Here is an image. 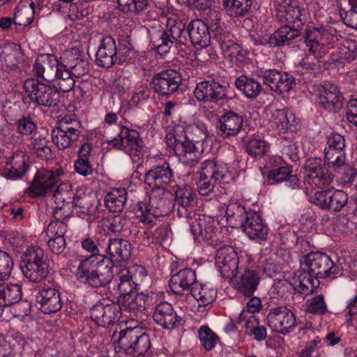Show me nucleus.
<instances>
[{"label":"nucleus","mask_w":357,"mask_h":357,"mask_svg":"<svg viewBox=\"0 0 357 357\" xmlns=\"http://www.w3.org/2000/svg\"><path fill=\"white\" fill-rule=\"evenodd\" d=\"M20 266L23 275L32 282H40L50 273L47 255L39 247L28 248L21 256Z\"/></svg>","instance_id":"nucleus-1"},{"label":"nucleus","mask_w":357,"mask_h":357,"mask_svg":"<svg viewBox=\"0 0 357 357\" xmlns=\"http://www.w3.org/2000/svg\"><path fill=\"white\" fill-rule=\"evenodd\" d=\"M91 259L81 261L76 273L77 278L92 288L105 287L113 280V266L102 261L94 263Z\"/></svg>","instance_id":"nucleus-2"},{"label":"nucleus","mask_w":357,"mask_h":357,"mask_svg":"<svg viewBox=\"0 0 357 357\" xmlns=\"http://www.w3.org/2000/svg\"><path fill=\"white\" fill-rule=\"evenodd\" d=\"M181 126H176L166 135V143L168 146L173 148L178 160L186 166L195 167L202 157L203 149L190 141L185 140V137L181 135Z\"/></svg>","instance_id":"nucleus-3"},{"label":"nucleus","mask_w":357,"mask_h":357,"mask_svg":"<svg viewBox=\"0 0 357 357\" xmlns=\"http://www.w3.org/2000/svg\"><path fill=\"white\" fill-rule=\"evenodd\" d=\"M24 89L30 100L37 105L56 107L60 102L61 96L57 89L37 79H26Z\"/></svg>","instance_id":"nucleus-4"},{"label":"nucleus","mask_w":357,"mask_h":357,"mask_svg":"<svg viewBox=\"0 0 357 357\" xmlns=\"http://www.w3.org/2000/svg\"><path fill=\"white\" fill-rule=\"evenodd\" d=\"M301 261L304 268L317 278L334 279L340 272V266L324 252H311L305 255Z\"/></svg>","instance_id":"nucleus-5"},{"label":"nucleus","mask_w":357,"mask_h":357,"mask_svg":"<svg viewBox=\"0 0 357 357\" xmlns=\"http://www.w3.org/2000/svg\"><path fill=\"white\" fill-rule=\"evenodd\" d=\"M117 135L112 139L108 140L109 144L119 148L131 157L139 156L144 151V144L139 133L133 129L118 125Z\"/></svg>","instance_id":"nucleus-6"},{"label":"nucleus","mask_w":357,"mask_h":357,"mask_svg":"<svg viewBox=\"0 0 357 357\" xmlns=\"http://www.w3.org/2000/svg\"><path fill=\"white\" fill-rule=\"evenodd\" d=\"M59 182L58 175L52 171L42 169L37 172L26 194L32 198L46 197L54 192Z\"/></svg>","instance_id":"nucleus-7"},{"label":"nucleus","mask_w":357,"mask_h":357,"mask_svg":"<svg viewBox=\"0 0 357 357\" xmlns=\"http://www.w3.org/2000/svg\"><path fill=\"white\" fill-rule=\"evenodd\" d=\"M228 86V84L220 83L213 79L202 81L197 84L194 94L199 102L216 103L229 98Z\"/></svg>","instance_id":"nucleus-8"},{"label":"nucleus","mask_w":357,"mask_h":357,"mask_svg":"<svg viewBox=\"0 0 357 357\" xmlns=\"http://www.w3.org/2000/svg\"><path fill=\"white\" fill-rule=\"evenodd\" d=\"M121 312L120 307L116 303L106 300L95 304L90 310V317L98 326L107 327L119 322Z\"/></svg>","instance_id":"nucleus-9"},{"label":"nucleus","mask_w":357,"mask_h":357,"mask_svg":"<svg viewBox=\"0 0 357 357\" xmlns=\"http://www.w3.org/2000/svg\"><path fill=\"white\" fill-rule=\"evenodd\" d=\"M313 202L324 210L339 212L347 204L348 195L343 190L328 188L317 192Z\"/></svg>","instance_id":"nucleus-10"},{"label":"nucleus","mask_w":357,"mask_h":357,"mask_svg":"<svg viewBox=\"0 0 357 357\" xmlns=\"http://www.w3.org/2000/svg\"><path fill=\"white\" fill-rule=\"evenodd\" d=\"M306 11L294 0H284L275 8V17L281 23L301 27L306 21Z\"/></svg>","instance_id":"nucleus-11"},{"label":"nucleus","mask_w":357,"mask_h":357,"mask_svg":"<svg viewBox=\"0 0 357 357\" xmlns=\"http://www.w3.org/2000/svg\"><path fill=\"white\" fill-rule=\"evenodd\" d=\"M266 320L272 331L283 335L289 333L296 324L294 314L285 306L271 309Z\"/></svg>","instance_id":"nucleus-12"},{"label":"nucleus","mask_w":357,"mask_h":357,"mask_svg":"<svg viewBox=\"0 0 357 357\" xmlns=\"http://www.w3.org/2000/svg\"><path fill=\"white\" fill-rule=\"evenodd\" d=\"M181 80L178 72L169 69L155 75L152 78L151 84L155 92L169 96L178 89Z\"/></svg>","instance_id":"nucleus-13"},{"label":"nucleus","mask_w":357,"mask_h":357,"mask_svg":"<svg viewBox=\"0 0 357 357\" xmlns=\"http://www.w3.org/2000/svg\"><path fill=\"white\" fill-rule=\"evenodd\" d=\"M238 257L233 248L224 246L217 250L215 266L223 278L232 280L237 274Z\"/></svg>","instance_id":"nucleus-14"},{"label":"nucleus","mask_w":357,"mask_h":357,"mask_svg":"<svg viewBox=\"0 0 357 357\" xmlns=\"http://www.w3.org/2000/svg\"><path fill=\"white\" fill-rule=\"evenodd\" d=\"M320 158H309L305 164L306 174L316 185H327L332 183L334 176Z\"/></svg>","instance_id":"nucleus-15"},{"label":"nucleus","mask_w":357,"mask_h":357,"mask_svg":"<svg viewBox=\"0 0 357 357\" xmlns=\"http://www.w3.org/2000/svg\"><path fill=\"white\" fill-rule=\"evenodd\" d=\"M154 321L164 329L172 330L181 325V317L167 302H160L155 305L153 313Z\"/></svg>","instance_id":"nucleus-16"},{"label":"nucleus","mask_w":357,"mask_h":357,"mask_svg":"<svg viewBox=\"0 0 357 357\" xmlns=\"http://www.w3.org/2000/svg\"><path fill=\"white\" fill-rule=\"evenodd\" d=\"M60 61L54 54H40L37 56L33 67V72L38 77L47 82L56 79Z\"/></svg>","instance_id":"nucleus-17"},{"label":"nucleus","mask_w":357,"mask_h":357,"mask_svg":"<svg viewBox=\"0 0 357 357\" xmlns=\"http://www.w3.org/2000/svg\"><path fill=\"white\" fill-rule=\"evenodd\" d=\"M36 306L45 314L58 312L62 307L59 291L54 288H43L36 295Z\"/></svg>","instance_id":"nucleus-18"},{"label":"nucleus","mask_w":357,"mask_h":357,"mask_svg":"<svg viewBox=\"0 0 357 357\" xmlns=\"http://www.w3.org/2000/svg\"><path fill=\"white\" fill-rule=\"evenodd\" d=\"M22 60V50L20 45L8 43L0 45V68L10 73L19 69Z\"/></svg>","instance_id":"nucleus-19"},{"label":"nucleus","mask_w":357,"mask_h":357,"mask_svg":"<svg viewBox=\"0 0 357 357\" xmlns=\"http://www.w3.org/2000/svg\"><path fill=\"white\" fill-rule=\"evenodd\" d=\"M261 78L264 84L278 94L289 91L294 82L291 75L276 70L265 71Z\"/></svg>","instance_id":"nucleus-20"},{"label":"nucleus","mask_w":357,"mask_h":357,"mask_svg":"<svg viewBox=\"0 0 357 357\" xmlns=\"http://www.w3.org/2000/svg\"><path fill=\"white\" fill-rule=\"evenodd\" d=\"M241 227L250 239L263 241L267 240L268 227L263 222L261 217L257 212L249 211Z\"/></svg>","instance_id":"nucleus-21"},{"label":"nucleus","mask_w":357,"mask_h":357,"mask_svg":"<svg viewBox=\"0 0 357 357\" xmlns=\"http://www.w3.org/2000/svg\"><path fill=\"white\" fill-rule=\"evenodd\" d=\"M197 281L195 271L192 268H185L172 275L169 286L173 293L183 295L185 291H191Z\"/></svg>","instance_id":"nucleus-22"},{"label":"nucleus","mask_w":357,"mask_h":357,"mask_svg":"<svg viewBox=\"0 0 357 357\" xmlns=\"http://www.w3.org/2000/svg\"><path fill=\"white\" fill-rule=\"evenodd\" d=\"M116 44L110 36L104 37L96 54V64L102 68H111L118 63L116 57Z\"/></svg>","instance_id":"nucleus-23"},{"label":"nucleus","mask_w":357,"mask_h":357,"mask_svg":"<svg viewBox=\"0 0 357 357\" xmlns=\"http://www.w3.org/2000/svg\"><path fill=\"white\" fill-rule=\"evenodd\" d=\"M151 215L160 217L168 215L172 209V195L165 189H155L150 196Z\"/></svg>","instance_id":"nucleus-24"},{"label":"nucleus","mask_w":357,"mask_h":357,"mask_svg":"<svg viewBox=\"0 0 357 357\" xmlns=\"http://www.w3.org/2000/svg\"><path fill=\"white\" fill-rule=\"evenodd\" d=\"M231 282L234 289L246 297H252L260 282V277L254 270L245 269L239 276H236Z\"/></svg>","instance_id":"nucleus-25"},{"label":"nucleus","mask_w":357,"mask_h":357,"mask_svg":"<svg viewBox=\"0 0 357 357\" xmlns=\"http://www.w3.org/2000/svg\"><path fill=\"white\" fill-rule=\"evenodd\" d=\"M173 177V172L169 163L164 162L149 170L144 176V182L151 188L164 189L169 184Z\"/></svg>","instance_id":"nucleus-26"},{"label":"nucleus","mask_w":357,"mask_h":357,"mask_svg":"<svg viewBox=\"0 0 357 357\" xmlns=\"http://www.w3.org/2000/svg\"><path fill=\"white\" fill-rule=\"evenodd\" d=\"M174 200L178 205L177 214L180 218H190L189 210L194 206L196 194L192 188L187 185L179 186L174 192Z\"/></svg>","instance_id":"nucleus-27"},{"label":"nucleus","mask_w":357,"mask_h":357,"mask_svg":"<svg viewBox=\"0 0 357 357\" xmlns=\"http://www.w3.org/2000/svg\"><path fill=\"white\" fill-rule=\"evenodd\" d=\"M215 221L210 216L203 215L195 222L190 224V231L194 236L195 241L201 240L209 243L213 241L215 236Z\"/></svg>","instance_id":"nucleus-28"},{"label":"nucleus","mask_w":357,"mask_h":357,"mask_svg":"<svg viewBox=\"0 0 357 357\" xmlns=\"http://www.w3.org/2000/svg\"><path fill=\"white\" fill-rule=\"evenodd\" d=\"M331 34L324 29H318L312 28L306 31L305 40L309 52L318 57H323L325 54L324 45L329 40Z\"/></svg>","instance_id":"nucleus-29"},{"label":"nucleus","mask_w":357,"mask_h":357,"mask_svg":"<svg viewBox=\"0 0 357 357\" xmlns=\"http://www.w3.org/2000/svg\"><path fill=\"white\" fill-rule=\"evenodd\" d=\"M343 99L338 87L334 84H326L319 89V104L325 109L332 111L342 107Z\"/></svg>","instance_id":"nucleus-30"},{"label":"nucleus","mask_w":357,"mask_h":357,"mask_svg":"<svg viewBox=\"0 0 357 357\" xmlns=\"http://www.w3.org/2000/svg\"><path fill=\"white\" fill-rule=\"evenodd\" d=\"M188 34L195 47H206L211 43L208 27L200 20H192L188 24Z\"/></svg>","instance_id":"nucleus-31"},{"label":"nucleus","mask_w":357,"mask_h":357,"mask_svg":"<svg viewBox=\"0 0 357 357\" xmlns=\"http://www.w3.org/2000/svg\"><path fill=\"white\" fill-rule=\"evenodd\" d=\"M243 123L242 116L231 111L227 112L218 120L217 126L218 133L226 137L235 136L241 130Z\"/></svg>","instance_id":"nucleus-32"},{"label":"nucleus","mask_w":357,"mask_h":357,"mask_svg":"<svg viewBox=\"0 0 357 357\" xmlns=\"http://www.w3.org/2000/svg\"><path fill=\"white\" fill-rule=\"evenodd\" d=\"M148 301V295L135 292L128 294V295L119 296L117 305L120 307L121 312L124 310L128 312L137 313L146 309Z\"/></svg>","instance_id":"nucleus-33"},{"label":"nucleus","mask_w":357,"mask_h":357,"mask_svg":"<svg viewBox=\"0 0 357 357\" xmlns=\"http://www.w3.org/2000/svg\"><path fill=\"white\" fill-rule=\"evenodd\" d=\"M105 252L112 260L125 261L131 256V244L123 238L109 239L107 243Z\"/></svg>","instance_id":"nucleus-34"},{"label":"nucleus","mask_w":357,"mask_h":357,"mask_svg":"<svg viewBox=\"0 0 357 357\" xmlns=\"http://www.w3.org/2000/svg\"><path fill=\"white\" fill-rule=\"evenodd\" d=\"M298 28L287 24L282 26L269 37L267 43L271 47L290 45L294 39L301 36Z\"/></svg>","instance_id":"nucleus-35"},{"label":"nucleus","mask_w":357,"mask_h":357,"mask_svg":"<svg viewBox=\"0 0 357 357\" xmlns=\"http://www.w3.org/2000/svg\"><path fill=\"white\" fill-rule=\"evenodd\" d=\"M28 167L26 156L23 154L17 155L6 163L1 174L7 179H17L22 177Z\"/></svg>","instance_id":"nucleus-36"},{"label":"nucleus","mask_w":357,"mask_h":357,"mask_svg":"<svg viewBox=\"0 0 357 357\" xmlns=\"http://www.w3.org/2000/svg\"><path fill=\"white\" fill-rule=\"evenodd\" d=\"M68 188L65 184L56 185L54 192L51 195L54 197V212L61 211V214L68 212L70 214L69 210L75 196L73 191Z\"/></svg>","instance_id":"nucleus-37"},{"label":"nucleus","mask_w":357,"mask_h":357,"mask_svg":"<svg viewBox=\"0 0 357 357\" xmlns=\"http://www.w3.org/2000/svg\"><path fill=\"white\" fill-rule=\"evenodd\" d=\"M35 14V4L31 0H21L15 8L13 23L27 26L32 22Z\"/></svg>","instance_id":"nucleus-38"},{"label":"nucleus","mask_w":357,"mask_h":357,"mask_svg":"<svg viewBox=\"0 0 357 357\" xmlns=\"http://www.w3.org/2000/svg\"><path fill=\"white\" fill-rule=\"evenodd\" d=\"M127 200L125 188H113L105 197V206L112 213H119L123 209Z\"/></svg>","instance_id":"nucleus-39"},{"label":"nucleus","mask_w":357,"mask_h":357,"mask_svg":"<svg viewBox=\"0 0 357 357\" xmlns=\"http://www.w3.org/2000/svg\"><path fill=\"white\" fill-rule=\"evenodd\" d=\"M151 0H117L118 9L128 16H139L151 7Z\"/></svg>","instance_id":"nucleus-40"},{"label":"nucleus","mask_w":357,"mask_h":357,"mask_svg":"<svg viewBox=\"0 0 357 357\" xmlns=\"http://www.w3.org/2000/svg\"><path fill=\"white\" fill-rule=\"evenodd\" d=\"M298 280V287L296 289L300 294L309 295L313 293L319 285V278L305 268L298 271L296 273Z\"/></svg>","instance_id":"nucleus-41"},{"label":"nucleus","mask_w":357,"mask_h":357,"mask_svg":"<svg viewBox=\"0 0 357 357\" xmlns=\"http://www.w3.org/2000/svg\"><path fill=\"white\" fill-rule=\"evenodd\" d=\"M252 0H222V6L232 18L245 16L251 8Z\"/></svg>","instance_id":"nucleus-42"},{"label":"nucleus","mask_w":357,"mask_h":357,"mask_svg":"<svg viewBox=\"0 0 357 357\" xmlns=\"http://www.w3.org/2000/svg\"><path fill=\"white\" fill-rule=\"evenodd\" d=\"M167 29L165 32H168V36L172 40H175L176 45H185L188 39L185 30V24L181 20L176 18H169L166 24Z\"/></svg>","instance_id":"nucleus-43"},{"label":"nucleus","mask_w":357,"mask_h":357,"mask_svg":"<svg viewBox=\"0 0 357 357\" xmlns=\"http://www.w3.org/2000/svg\"><path fill=\"white\" fill-rule=\"evenodd\" d=\"M22 298L21 287L16 284H0V307L13 305Z\"/></svg>","instance_id":"nucleus-44"},{"label":"nucleus","mask_w":357,"mask_h":357,"mask_svg":"<svg viewBox=\"0 0 357 357\" xmlns=\"http://www.w3.org/2000/svg\"><path fill=\"white\" fill-rule=\"evenodd\" d=\"M167 33L164 30H158L151 34V48L161 56L167 54L173 44H175V40H172Z\"/></svg>","instance_id":"nucleus-45"},{"label":"nucleus","mask_w":357,"mask_h":357,"mask_svg":"<svg viewBox=\"0 0 357 357\" xmlns=\"http://www.w3.org/2000/svg\"><path fill=\"white\" fill-rule=\"evenodd\" d=\"M268 178L269 180H273L275 183L284 182L286 187L292 189H295L298 186L297 176L291 174V172L287 167H280L271 170L268 172Z\"/></svg>","instance_id":"nucleus-46"},{"label":"nucleus","mask_w":357,"mask_h":357,"mask_svg":"<svg viewBox=\"0 0 357 357\" xmlns=\"http://www.w3.org/2000/svg\"><path fill=\"white\" fill-rule=\"evenodd\" d=\"M235 86L248 98H256L261 91L259 82L245 75L240 76L236 79Z\"/></svg>","instance_id":"nucleus-47"},{"label":"nucleus","mask_w":357,"mask_h":357,"mask_svg":"<svg viewBox=\"0 0 357 357\" xmlns=\"http://www.w3.org/2000/svg\"><path fill=\"white\" fill-rule=\"evenodd\" d=\"M49 140L46 137L40 135L31 142L29 149L37 158L49 160L54 158V153L49 146Z\"/></svg>","instance_id":"nucleus-48"},{"label":"nucleus","mask_w":357,"mask_h":357,"mask_svg":"<svg viewBox=\"0 0 357 357\" xmlns=\"http://www.w3.org/2000/svg\"><path fill=\"white\" fill-rule=\"evenodd\" d=\"M249 212L236 202L229 204L226 208L227 221L233 228L241 227Z\"/></svg>","instance_id":"nucleus-49"},{"label":"nucleus","mask_w":357,"mask_h":357,"mask_svg":"<svg viewBox=\"0 0 357 357\" xmlns=\"http://www.w3.org/2000/svg\"><path fill=\"white\" fill-rule=\"evenodd\" d=\"M191 295L199 303V306H206L211 303L216 298V291L208 289L204 284L197 281L190 291Z\"/></svg>","instance_id":"nucleus-50"},{"label":"nucleus","mask_w":357,"mask_h":357,"mask_svg":"<svg viewBox=\"0 0 357 357\" xmlns=\"http://www.w3.org/2000/svg\"><path fill=\"white\" fill-rule=\"evenodd\" d=\"M54 221H52L47 226V234L52 235L50 238H65L67 231V225L63 220L69 217L68 212L61 214V211L54 212Z\"/></svg>","instance_id":"nucleus-51"},{"label":"nucleus","mask_w":357,"mask_h":357,"mask_svg":"<svg viewBox=\"0 0 357 357\" xmlns=\"http://www.w3.org/2000/svg\"><path fill=\"white\" fill-rule=\"evenodd\" d=\"M135 332L136 330L134 328H129L120 332L118 342L115 345L116 352L121 354L130 355L132 351L131 347L135 339Z\"/></svg>","instance_id":"nucleus-52"},{"label":"nucleus","mask_w":357,"mask_h":357,"mask_svg":"<svg viewBox=\"0 0 357 357\" xmlns=\"http://www.w3.org/2000/svg\"><path fill=\"white\" fill-rule=\"evenodd\" d=\"M79 137L65 132L61 128L56 126L52 130V140L59 149L70 147Z\"/></svg>","instance_id":"nucleus-53"},{"label":"nucleus","mask_w":357,"mask_h":357,"mask_svg":"<svg viewBox=\"0 0 357 357\" xmlns=\"http://www.w3.org/2000/svg\"><path fill=\"white\" fill-rule=\"evenodd\" d=\"M79 137L65 132L61 128L56 126L52 130V140L59 149L70 147Z\"/></svg>","instance_id":"nucleus-54"},{"label":"nucleus","mask_w":357,"mask_h":357,"mask_svg":"<svg viewBox=\"0 0 357 357\" xmlns=\"http://www.w3.org/2000/svg\"><path fill=\"white\" fill-rule=\"evenodd\" d=\"M181 126L182 132L180 135L185 137V140L190 141L198 146L208 137V132L204 126L200 127L195 125L188 126L185 128Z\"/></svg>","instance_id":"nucleus-55"},{"label":"nucleus","mask_w":357,"mask_h":357,"mask_svg":"<svg viewBox=\"0 0 357 357\" xmlns=\"http://www.w3.org/2000/svg\"><path fill=\"white\" fill-rule=\"evenodd\" d=\"M345 151L331 149H324V162L334 171H339L345 165Z\"/></svg>","instance_id":"nucleus-56"},{"label":"nucleus","mask_w":357,"mask_h":357,"mask_svg":"<svg viewBox=\"0 0 357 357\" xmlns=\"http://www.w3.org/2000/svg\"><path fill=\"white\" fill-rule=\"evenodd\" d=\"M199 176L220 181L224 177L222 167L218 164L215 160H208L202 164Z\"/></svg>","instance_id":"nucleus-57"},{"label":"nucleus","mask_w":357,"mask_h":357,"mask_svg":"<svg viewBox=\"0 0 357 357\" xmlns=\"http://www.w3.org/2000/svg\"><path fill=\"white\" fill-rule=\"evenodd\" d=\"M229 38V35L221 33L216 37V40L225 57L229 58L231 61H234L236 53L239 51V45Z\"/></svg>","instance_id":"nucleus-58"},{"label":"nucleus","mask_w":357,"mask_h":357,"mask_svg":"<svg viewBox=\"0 0 357 357\" xmlns=\"http://www.w3.org/2000/svg\"><path fill=\"white\" fill-rule=\"evenodd\" d=\"M245 334L254 335L257 341H263L266 338V328L263 326H259L258 319L255 315H251L245 324Z\"/></svg>","instance_id":"nucleus-59"},{"label":"nucleus","mask_w":357,"mask_h":357,"mask_svg":"<svg viewBox=\"0 0 357 357\" xmlns=\"http://www.w3.org/2000/svg\"><path fill=\"white\" fill-rule=\"evenodd\" d=\"M84 53L79 48L74 47L65 50L60 56L61 68H73L79 59L84 57Z\"/></svg>","instance_id":"nucleus-60"},{"label":"nucleus","mask_w":357,"mask_h":357,"mask_svg":"<svg viewBox=\"0 0 357 357\" xmlns=\"http://www.w3.org/2000/svg\"><path fill=\"white\" fill-rule=\"evenodd\" d=\"M136 283L133 280L132 275L128 269L122 270L119 273V282H117L118 291L120 296L128 295L135 293L133 290L136 287Z\"/></svg>","instance_id":"nucleus-61"},{"label":"nucleus","mask_w":357,"mask_h":357,"mask_svg":"<svg viewBox=\"0 0 357 357\" xmlns=\"http://www.w3.org/2000/svg\"><path fill=\"white\" fill-rule=\"evenodd\" d=\"M59 127L65 132L79 137L82 132L81 122L74 115H66L59 121Z\"/></svg>","instance_id":"nucleus-62"},{"label":"nucleus","mask_w":357,"mask_h":357,"mask_svg":"<svg viewBox=\"0 0 357 357\" xmlns=\"http://www.w3.org/2000/svg\"><path fill=\"white\" fill-rule=\"evenodd\" d=\"M17 132L22 136H29L36 132L38 126L30 116H23L16 122Z\"/></svg>","instance_id":"nucleus-63"},{"label":"nucleus","mask_w":357,"mask_h":357,"mask_svg":"<svg viewBox=\"0 0 357 357\" xmlns=\"http://www.w3.org/2000/svg\"><path fill=\"white\" fill-rule=\"evenodd\" d=\"M199 337L202 347L207 351L211 350L218 340L217 335L206 326L200 328Z\"/></svg>","instance_id":"nucleus-64"}]
</instances>
